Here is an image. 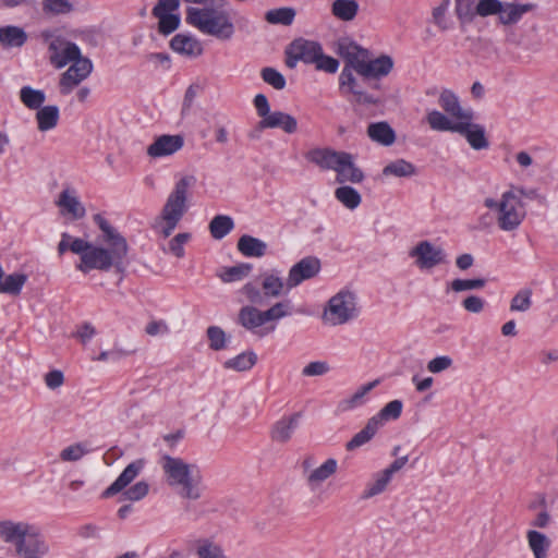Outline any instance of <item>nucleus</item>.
<instances>
[{"instance_id": "f257e3e1", "label": "nucleus", "mask_w": 558, "mask_h": 558, "mask_svg": "<svg viewBox=\"0 0 558 558\" xmlns=\"http://www.w3.org/2000/svg\"><path fill=\"white\" fill-rule=\"evenodd\" d=\"M94 220L101 230V242L105 246L62 233L58 244L59 254L62 255L68 250L78 254L80 263L76 268L84 274L93 269L107 271L112 267L122 271L129 252L126 239L100 215H96Z\"/></svg>"}, {"instance_id": "f03ea898", "label": "nucleus", "mask_w": 558, "mask_h": 558, "mask_svg": "<svg viewBox=\"0 0 558 558\" xmlns=\"http://www.w3.org/2000/svg\"><path fill=\"white\" fill-rule=\"evenodd\" d=\"M186 3L199 4L189 7L185 21L199 32L221 40H229L234 34V25L226 11L227 0H183Z\"/></svg>"}, {"instance_id": "7ed1b4c3", "label": "nucleus", "mask_w": 558, "mask_h": 558, "mask_svg": "<svg viewBox=\"0 0 558 558\" xmlns=\"http://www.w3.org/2000/svg\"><path fill=\"white\" fill-rule=\"evenodd\" d=\"M196 177L182 175L175 181L171 192L159 213L150 223V228L163 239L169 238L189 210L192 189L196 185Z\"/></svg>"}, {"instance_id": "20e7f679", "label": "nucleus", "mask_w": 558, "mask_h": 558, "mask_svg": "<svg viewBox=\"0 0 558 558\" xmlns=\"http://www.w3.org/2000/svg\"><path fill=\"white\" fill-rule=\"evenodd\" d=\"M160 466L169 486L179 487V494L186 499L196 500L202 496V476L196 465L189 464L181 458L165 454L160 458Z\"/></svg>"}, {"instance_id": "39448f33", "label": "nucleus", "mask_w": 558, "mask_h": 558, "mask_svg": "<svg viewBox=\"0 0 558 558\" xmlns=\"http://www.w3.org/2000/svg\"><path fill=\"white\" fill-rule=\"evenodd\" d=\"M484 206L490 210L497 227L505 232L518 230L526 217L525 205L517 190L505 191L499 199L487 197Z\"/></svg>"}, {"instance_id": "423d86ee", "label": "nucleus", "mask_w": 558, "mask_h": 558, "mask_svg": "<svg viewBox=\"0 0 558 558\" xmlns=\"http://www.w3.org/2000/svg\"><path fill=\"white\" fill-rule=\"evenodd\" d=\"M294 312L293 303L289 299L276 302L265 311H260L253 305H245L239 311L238 322L245 329L264 337L276 329L275 325L269 328H262L264 325L291 316Z\"/></svg>"}, {"instance_id": "0eeeda50", "label": "nucleus", "mask_w": 558, "mask_h": 558, "mask_svg": "<svg viewBox=\"0 0 558 558\" xmlns=\"http://www.w3.org/2000/svg\"><path fill=\"white\" fill-rule=\"evenodd\" d=\"M145 466L143 459H137L122 471L118 478L102 492V498H110L121 492H123V498L130 501H138L147 496L149 492V485L140 481L128 488V486L140 475Z\"/></svg>"}, {"instance_id": "6e6552de", "label": "nucleus", "mask_w": 558, "mask_h": 558, "mask_svg": "<svg viewBox=\"0 0 558 558\" xmlns=\"http://www.w3.org/2000/svg\"><path fill=\"white\" fill-rule=\"evenodd\" d=\"M357 315L355 295L350 291L342 290L329 299L322 319L325 325L336 327L355 319Z\"/></svg>"}, {"instance_id": "1a4fd4ad", "label": "nucleus", "mask_w": 558, "mask_h": 558, "mask_svg": "<svg viewBox=\"0 0 558 558\" xmlns=\"http://www.w3.org/2000/svg\"><path fill=\"white\" fill-rule=\"evenodd\" d=\"M41 36L45 41H48L49 60L57 69L82 57L76 44L68 41L61 36H52L49 32H44Z\"/></svg>"}, {"instance_id": "9d476101", "label": "nucleus", "mask_w": 558, "mask_h": 558, "mask_svg": "<svg viewBox=\"0 0 558 558\" xmlns=\"http://www.w3.org/2000/svg\"><path fill=\"white\" fill-rule=\"evenodd\" d=\"M367 82L363 81L362 76H355L354 72L349 71V69H342L339 75V89L350 101L375 105L378 100L366 92L365 85Z\"/></svg>"}, {"instance_id": "9b49d317", "label": "nucleus", "mask_w": 558, "mask_h": 558, "mask_svg": "<svg viewBox=\"0 0 558 558\" xmlns=\"http://www.w3.org/2000/svg\"><path fill=\"white\" fill-rule=\"evenodd\" d=\"M409 256L414 259L418 269H432L447 263L445 250L430 241H420L409 251Z\"/></svg>"}, {"instance_id": "f8f14e48", "label": "nucleus", "mask_w": 558, "mask_h": 558, "mask_svg": "<svg viewBox=\"0 0 558 558\" xmlns=\"http://www.w3.org/2000/svg\"><path fill=\"white\" fill-rule=\"evenodd\" d=\"M50 553V546L39 529L32 525L13 550L16 558H46Z\"/></svg>"}, {"instance_id": "ddd939ff", "label": "nucleus", "mask_w": 558, "mask_h": 558, "mask_svg": "<svg viewBox=\"0 0 558 558\" xmlns=\"http://www.w3.org/2000/svg\"><path fill=\"white\" fill-rule=\"evenodd\" d=\"M323 47L319 43L299 38L293 40L287 49L286 64L289 68H294L299 61L307 64H314L317 58L320 57Z\"/></svg>"}, {"instance_id": "4468645a", "label": "nucleus", "mask_w": 558, "mask_h": 558, "mask_svg": "<svg viewBox=\"0 0 558 558\" xmlns=\"http://www.w3.org/2000/svg\"><path fill=\"white\" fill-rule=\"evenodd\" d=\"M72 62L73 63L60 78V92L63 95L70 94L81 82L87 78L93 71V63L88 58L80 57Z\"/></svg>"}, {"instance_id": "2eb2a0df", "label": "nucleus", "mask_w": 558, "mask_h": 558, "mask_svg": "<svg viewBox=\"0 0 558 558\" xmlns=\"http://www.w3.org/2000/svg\"><path fill=\"white\" fill-rule=\"evenodd\" d=\"M320 270V260L314 256L302 258L293 265L288 275V288L293 289L305 280L314 278Z\"/></svg>"}, {"instance_id": "dca6fc26", "label": "nucleus", "mask_w": 558, "mask_h": 558, "mask_svg": "<svg viewBox=\"0 0 558 558\" xmlns=\"http://www.w3.org/2000/svg\"><path fill=\"white\" fill-rule=\"evenodd\" d=\"M184 146V137L180 134H163L154 140L146 153L151 158H162L174 155Z\"/></svg>"}, {"instance_id": "f3484780", "label": "nucleus", "mask_w": 558, "mask_h": 558, "mask_svg": "<svg viewBox=\"0 0 558 558\" xmlns=\"http://www.w3.org/2000/svg\"><path fill=\"white\" fill-rule=\"evenodd\" d=\"M305 158L324 170L337 171L339 165L343 162L342 158H347V153L330 148H314L306 153Z\"/></svg>"}, {"instance_id": "a211bd4d", "label": "nucleus", "mask_w": 558, "mask_h": 558, "mask_svg": "<svg viewBox=\"0 0 558 558\" xmlns=\"http://www.w3.org/2000/svg\"><path fill=\"white\" fill-rule=\"evenodd\" d=\"M32 525L26 521L0 520V541L11 545L14 550L21 539L26 536Z\"/></svg>"}, {"instance_id": "6ab92c4d", "label": "nucleus", "mask_w": 558, "mask_h": 558, "mask_svg": "<svg viewBox=\"0 0 558 558\" xmlns=\"http://www.w3.org/2000/svg\"><path fill=\"white\" fill-rule=\"evenodd\" d=\"M459 128L461 130L457 131V133L463 135L473 149L482 150L488 148L489 142L483 125L473 123L472 120H463L459 122Z\"/></svg>"}, {"instance_id": "aec40b11", "label": "nucleus", "mask_w": 558, "mask_h": 558, "mask_svg": "<svg viewBox=\"0 0 558 558\" xmlns=\"http://www.w3.org/2000/svg\"><path fill=\"white\" fill-rule=\"evenodd\" d=\"M260 287L266 298H279L288 293V279L284 281L279 270H269L260 275Z\"/></svg>"}, {"instance_id": "412c9836", "label": "nucleus", "mask_w": 558, "mask_h": 558, "mask_svg": "<svg viewBox=\"0 0 558 558\" xmlns=\"http://www.w3.org/2000/svg\"><path fill=\"white\" fill-rule=\"evenodd\" d=\"M438 102L444 111L452 119L458 120L459 122L463 120H473V111L470 109H463L460 106L458 97L451 90H442L439 95Z\"/></svg>"}, {"instance_id": "4be33fe9", "label": "nucleus", "mask_w": 558, "mask_h": 558, "mask_svg": "<svg viewBox=\"0 0 558 558\" xmlns=\"http://www.w3.org/2000/svg\"><path fill=\"white\" fill-rule=\"evenodd\" d=\"M57 206L60 207L62 214L70 215L73 219H82L85 214V207L80 202L76 191L65 187L59 195Z\"/></svg>"}, {"instance_id": "5701e85b", "label": "nucleus", "mask_w": 558, "mask_h": 558, "mask_svg": "<svg viewBox=\"0 0 558 558\" xmlns=\"http://www.w3.org/2000/svg\"><path fill=\"white\" fill-rule=\"evenodd\" d=\"M258 128L263 129H281L288 134H293L298 130V121L294 117L283 111H272L269 117L258 122Z\"/></svg>"}, {"instance_id": "b1692460", "label": "nucleus", "mask_w": 558, "mask_h": 558, "mask_svg": "<svg viewBox=\"0 0 558 558\" xmlns=\"http://www.w3.org/2000/svg\"><path fill=\"white\" fill-rule=\"evenodd\" d=\"M363 68L362 77L363 81H369L371 78H380L388 75L392 68L393 61L389 56L383 54L374 60L367 58L365 66Z\"/></svg>"}, {"instance_id": "393cba45", "label": "nucleus", "mask_w": 558, "mask_h": 558, "mask_svg": "<svg viewBox=\"0 0 558 558\" xmlns=\"http://www.w3.org/2000/svg\"><path fill=\"white\" fill-rule=\"evenodd\" d=\"M170 48L180 54L195 58L203 53L202 44L193 36L177 34L170 40Z\"/></svg>"}, {"instance_id": "a878e982", "label": "nucleus", "mask_w": 558, "mask_h": 558, "mask_svg": "<svg viewBox=\"0 0 558 558\" xmlns=\"http://www.w3.org/2000/svg\"><path fill=\"white\" fill-rule=\"evenodd\" d=\"M299 418L300 414L295 413L276 422L271 429V439L280 444L288 442L299 425Z\"/></svg>"}, {"instance_id": "bb28decb", "label": "nucleus", "mask_w": 558, "mask_h": 558, "mask_svg": "<svg viewBox=\"0 0 558 558\" xmlns=\"http://www.w3.org/2000/svg\"><path fill=\"white\" fill-rule=\"evenodd\" d=\"M26 32L19 26L7 25L0 27V45L8 48H20L27 41Z\"/></svg>"}, {"instance_id": "cd10ccee", "label": "nucleus", "mask_w": 558, "mask_h": 558, "mask_svg": "<svg viewBox=\"0 0 558 558\" xmlns=\"http://www.w3.org/2000/svg\"><path fill=\"white\" fill-rule=\"evenodd\" d=\"M338 469V462L336 459H327L322 465L313 469L306 475V482L310 487L316 488L322 485L326 480L332 476Z\"/></svg>"}, {"instance_id": "c85d7f7f", "label": "nucleus", "mask_w": 558, "mask_h": 558, "mask_svg": "<svg viewBox=\"0 0 558 558\" xmlns=\"http://www.w3.org/2000/svg\"><path fill=\"white\" fill-rule=\"evenodd\" d=\"M534 9V4L502 3V9L498 13L499 22L502 25H512L518 23L522 16Z\"/></svg>"}, {"instance_id": "c756f323", "label": "nucleus", "mask_w": 558, "mask_h": 558, "mask_svg": "<svg viewBox=\"0 0 558 558\" xmlns=\"http://www.w3.org/2000/svg\"><path fill=\"white\" fill-rule=\"evenodd\" d=\"M196 558H227L223 546L213 537H202L195 541Z\"/></svg>"}, {"instance_id": "7c9ffc66", "label": "nucleus", "mask_w": 558, "mask_h": 558, "mask_svg": "<svg viewBox=\"0 0 558 558\" xmlns=\"http://www.w3.org/2000/svg\"><path fill=\"white\" fill-rule=\"evenodd\" d=\"M342 161L337 169V181L339 183L351 182L360 183L364 179V174L360 168H357L352 160V155L347 153V158H342Z\"/></svg>"}, {"instance_id": "2f4dec72", "label": "nucleus", "mask_w": 558, "mask_h": 558, "mask_svg": "<svg viewBox=\"0 0 558 558\" xmlns=\"http://www.w3.org/2000/svg\"><path fill=\"white\" fill-rule=\"evenodd\" d=\"M236 247L246 257H262L267 251V244L264 241L248 234L239 239Z\"/></svg>"}, {"instance_id": "473e14b6", "label": "nucleus", "mask_w": 558, "mask_h": 558, "mask_svg": "<svg viewBox=\"0 0 558 558\" xmlns=\"http://www.w3.org/2000/svg\"><path fill=\"white\" fill-rule=\"evenodd\" d=\"M367 135L372 141L390 146L396 141V133L387 122L371 123L367 128Z\"/></svg>"}, {"instance_id": "72a5a7b5", "label": "nucleus", "mask_w": 558, "mask_h": 558, "mask_svg": "<svg viewBox=\"0 0 558 558\" xmlns=\"http://www.w3.org/2000/svg\"><path fill=\"white\" fill-rule=\"evenodd\" d=\"M60 118L57 106H44L36 112L37 128L40 132H47L54 129Z\"/></svg>"}, {"instance_id": "f704fd0d", "label": "nucleus", "mask_w": 558, "mask_h": 558, "mask_svg": "<svg viewBox=\"0 0 558 558\" xmlns=\"http://www.w3.org/2000/svg\"><path fill=\"white\" fill-rule=\"evenodd\" d=\"M526 539L535 558H547L551 543L544 533L530 530L526 533Z\"/></svg>"}, {"instance_id": "c9c22d12", "label": "nucleus", "mask_w": 558, "mask_h": 558, "mask_svg": "<svg viewBox=\"0 0 558 558\" xmlns=\"http://www.w3.org/2000/svg\"><path fill=\"white\" fill-rule=\"evenodd\" d=\"M403 403L401 400H392L388 402L376 415L369 420L375 421L376 426L381 428L387 422L396 421L401 416Z\"/></svg>"}, {"instance_id": "e433bc0d", "label": "nucleus", "mask_w": 558, "mask_h": 558, "mask_svg": "<svg viewBox=\"0 0 558 558\" xmlns=\"http://www.w3.org/2000/svg\"><path fill=\"white\" fill-rule=\"evenodd\" d=\"M357 12L359 3L356 0H335L331 4L332 15L340 21H352Z\"/></svg>"}, {"instance_id": "4c0bfd02", "label": "nucleus", "mask_w": 558, "mask_h": 558, "mask_svg": "<svg viewBox=\"0 0 558 558\" xmlns=\"http://www.w3.org/2000/svg\"><path fill=\"white\" fill-rule=\"evenodd\" d=\"M391 477L383 470L373 475V478L366 484L361 498L369 499L384 493L390 483Z\"/></svg>"}, {"instance_id": "58836bf2", "label": "nucleus", "mask_w": 558, "mask_h": 558, "mask_svg": "<svg viewBox=\"0 0 558 558\" xmlns=\"http://www.w3.org/2000/svg\"><path fill=\"white\" fill-rule=\"evenodd\" d=\"M426 120L430 126V129L440 132H454L460 131L459 121L452 122L448 117L441 113L438 110H432L427 113Z\"/></svg>"}, {"instance_id": "ea45409f", "label": "nucleus", "mask_w": 558, "mask_h": 558, "mask_svg": "<svg viewBox=\"0 0 558 558\" xmlns=\"http://www.w3.org/2000/svg\"><path fill=\"white\" fill-rule=\"evenodd\" d=\"M415 173V166L404 159L391 161L383 169V174L386 177L393 175L398 178H409Z\"/></svg>"}, {"instance_id": "a19ab883", "label": "nucleus", "mask_w": 558, "mask_h": 558, "mask_svg": "<svg viewBox=\"0 0 558 558\" xmlns=\"http://www.w3.org/2000/svg\"><path fill=\"white\" fill-rule=\"evenodd\" d=\"M257 362V355L250 351L243 352L235 357L229 359L223 363V367L227 369H233L236 372H245L251 369Z\"/></svg>"}, {"instance_id": "79ce46f5", "label": "nucleus", "mask_w": 558, "mask_h": 558, "mask_svg": "<svg viewBox=\"0 0 558 558\" xmlns=\"http://www.w3.org/2000/svg\"><path fill=\"white\" fill-rule=\"evenodd\" d=\"M295 14L296 12L293 8H278L267 11L265 20L272 25L289 26L293 23Z\"/></svg>"}, {"instance_id": "37998d69", "label": "nucleus", "mask_w": 558, "mask_h": 558, "mask_svg": "<svg viewBox=\"0 0 558 558\" xmlns=\"http://www.w3.org/2000/svg\"><path fill=\"white\" fill-rule=\"evenodd\" d=\"M234 223L231 217L217 215L209 222V231L214 239L221 240L233 229Z\"/></svg>"}, {"instance_id": "c03bdc74", "label": "nucleus", "mask_w": 558, "mask_h": 558, "mask_svg": "<svg viewBox=\"0 0 558 558\" xmlns=\"http://www.w3.org/2000/svg\"><path fill=\"white\" fill-rule=\"evenodd\" d=\"M379 428L376 426L375 421L372 422L371 420L367 421L365 427L356 433L350 441L347 442L345 448L349 451L355 450L356 448H360L361 446L368 442L377 433Z\"/></svg>"}, {"instance_id": "a18cd8bd", "label": "nucleus", "mask_w": 558, "mask_h": 558, "mask_svg": "<svg viewBox=\"0 0 558 558\" xmlns=\"http://www.w3.org/2000/svg\"><path fill=\"white\" fill-rule=\"evenodd\" d=\"M252 268L251 264L245 263L226 267L218 272V277L226 283L240 281L250 275Z\"/></svg>"}, {"instance_id": "49530a36", "label": "nucleus", "mask_w": 558, "mask_h": 558, "mask_svg": "<svg viewBox=\"0 0 558 558\" xmlns=\"http://www.w3.org/2000/svg\"><path fill=\"white\" fill-rule=\"evenodd\" d=\"M20 98L28 109L39 110L46 100V95L43 90L24 86L20 90Z\"/></svg>"}, {"instance_id": "de8ad7c7", "label": "nucleus", "mask_w": 558, "mask_h": 558, "mask_svg": "<svg viewBox=\"0 0 558 558\" xmlns=\"http://www.w3.org/2000/svg\"><path fill=\"white\" fill-rule=\"evenodd\" d=\"M26 281L25 274H11L0 281V293L19 295Z\"/></svg>"}, {"instance_id": "09e8293b", "label": "nucleus", "mask_w": 558, "mask_h": 558, "mask_svg": "<svg viewBox=\"0 0 558 558\" xmlns=\"http://www.w3.org/2000/svg\"><path fill=\"white\" fill-rule=\"evenodd\" d=\"M378 380L371 381L366 385L361 386L350 398L344 399L340 402L339 407L342 411L352 410L364 402V397L376 386Z\"/></svg>"}, {"instance_id": "8fccbe9b", "label": "nucleus", "mask_w": 558, "mask_h": 558, "mask_svg": "<svg viewBox=\"0 0 558 558\" xmlns=\"http://www.w3.org/2000/svg\"><path fill=\"white\" fill-rule=\"evenodd\" d=\"M335 196L349 209H354L361 204V195L359 192L348 185L338 187L335 191Z\"/></svg>"}, {"instance_id": "3c124183", "label": "nucleus", "mask_w": 558, "mask_h": 558, "mask_svg": "<svg viewBox=\"0 0 558 558\" xmlns=\"http://www.w3.org/2000/svg\"><path fill=\"white\" fill-rule=\"evenodd\" d=\"M477 2L478 0H456L457 16L462 21H472L477 13Z\"/></svg>"}, {"instance_id": "603ef678", "label": "nucleus", "mask_w": 558, "mask_h": 558, "mask_svg": "<svg viewBox=\"0 0 558 558\" xmlns=\"http://www.w3.org/2000/svg\"><path fill=\"white\" fill-rule=\"evenodd\" d=\"M532 306V290L522 289L511 300L510 311L526 312Z\"/></svg>"}, {"instance_id": "864d4df0", "label": "nucleus", "mask_w": 558, "mask_h": 558, "mask_svg": "<svg viewBox=\"0 0 558 558\" xmlns=\"http://www.w3.org/2000/svg\"><path fill=\"white\" fill-rule=\"evenodd\" d=\"M192 235L189 232H182L174 235L168 244L167 252L178 258L184 257V245L191 240ZM166 252V250H163Z\"/></svg>"}, {"instance_id": "5fc2aeb1", "label": "nucleus", "mask_w": 558, "mask_h": 558, "mask_svg": "<svg viewBox=\"0 0 558 558\" xmlns=\"http://www.w3.org/2000/svg\"><path fill=\"white\" fill-rule=\"evenodd\" d=\"M368 58V51L364 48L359 49V52H354L352 57L345 60L343 69H349L351 72H355L359 76L363 73L366 60Z\"/></svg>"}, {"instance_id": "6e6d98bb", "label": "nucleus", "mask_w": 558, "mask_h": 558, "mask_svg": "<svg viewBox=\"0 0 558 558\" xmlns=\"http://www.w3.org/2000/svg\"><path fill=\"white\" fill-rule=\"evenodd\" d=\"M260 76L265 83L272 86L277 90H281L286 87L284 76L274 68H264L260 71Z\"/></svg>"}, {"instance_id": "4d7b16f0", "label": "nucleus", "mask_w": 558, "mask_h": 558, "mask_svg": "<svg viewBox=\"0 0 558 558\" xmlns=\"http://www.w3.org/2000/svg\"><path fill=\"white\" fill-rule=\"evenodd\" d=\"M158 19V31L162 35H169L177 31L180 26V15L179 14H161L159 16H155Z\"/></svg>"}, {"instance_id": "13d9d810", "label": "nucleus", "mask_w": 558, "mask_h": 558, "mask_svg": "<svg viewBox=\"0 0 558 558\" xmlns=\"http://www.w3.org/2000/svg\"><path fill=\"white\" fill-rule=\"evenodd\" d=\"M207 338L209 340V348L215 351H220L226 348V332L218 326H210L207 328Z\"/></svg>"}, {"instance_id": "bf43d9fd", "label": "nucleus", "mask_w": 558, "mask_h": 558, "mask_svg": "<svg viewBox=\"0 0 558 558\" xmlns=\"http://www.w3.org/2000/svg\"><path fill=\"white\" fill-rule=\"evenodd\" d=\"M242 294L246 300L254 305H263L265 302L264 291L260 290L259 286L254 282L245 283L241 289Z\"/></svg>"}, {"instance_id": "052dcab7", "label": "nucleus", "mask_w": 558, "mask_h": 558, "mask_svg": "<svg viewBox=\"0 0 558 558\" xmlns=\"http://www.w3.org/2000/svg\"><path fill=\"white\" fill-rule=\"evenodd\" d=\"M330 365L326 361H313L306 364L302 368V376L304 377H317L324 376L330 372Z\"/></svg>"}, {"instance_id": "680f3d73", "label": "nucleus", "mask_w": 558, "mask_h": 558, "mask_svg": "<svg viewBox=\"0 0 558 558\" xmlns=\"http://www.w3.org/2000/svg\"><path fill=\"white\" fill-rule=\"evenodd\" d=\"M486 283L485 279H454L450 283V288L454 292L482 289Z\"/></svg>"}, {"instance_id": "e2e57ef3", "label": "nucleus", "mask_w": 558, "mask_h": 558, "mask_svg": "<svg viewBox=\"0 0 558 558\" xmlns=\"http://www.w3.org/2000/svg\"><path fill=\"white\" fill-rule=\"evenodd\" d=\"M501 9L502 2L499 0H478L476 15L482 17L498 15Z\"/></svg>"}, {"instance_id": "0e129e2a", "label": "nucleus", "mask_w": 558, "mask_h": 558, "mask_svg": "<svg viewBox=\"0 0 558 558\" xmlns=\"http://www.w3.org/2000/svg\"><path fill=\"white\" fill-rule=\"evenodd\" d=\"M43 9L45 12L64 14L71 12L73 5L68 0H44Z\"/></svg>"}, {"instance_id": "69168bd1", "label": "nucleus", "mask_w": 558, "mask_h": 558, "mask_svg": "<svg viewBox=\"0 0 558 558\" xmlns=\"http://www.w3.org/2000/svg\"><path fill=\"white\" fill-rule=\"evenodd\" d=\"M88 452V449L81 442L71 445L60 452L63 461H77Z\"/></svg>"}, {"instance_id": "338daca9", "label": "nucleus", "mask_w": 558, "mask_h": 558, "mask_svg": "<svg viewBox=\"0 0 558 558\" xmlns=\"http://www.w3.org/2000/svg\"><path fill=\"white\" fill-rule=\"evenodd\" d=\"M315 66L319 71H324L327 73H336L339 68V61L330 56L324 54V51H320V57L315 61Z\"/></svg>"}, {"instance_id": "774afa93", "label": "nucleus", "mask_w": 558, "mask_h": 558, "mask_svg": "<svg viewBox=\"0 0 558 558\" xmlns=\"http://www.w3.org/2000/svg\"><path fill=\"white\" fill-rule=\"evenodd\" d=\"M180 7V0H158L151 13L154 16L174 14Z\"/></svg>"}]
</instances>
